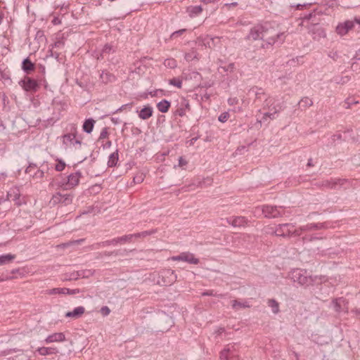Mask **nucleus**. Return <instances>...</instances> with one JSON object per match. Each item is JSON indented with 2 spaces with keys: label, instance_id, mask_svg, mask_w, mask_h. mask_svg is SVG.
<instances>
[{
  "label": "nucleus",
  "instance_id": "9",
  "mask_svg": "<svg viewBox=\"0 0 360 360\" xmlns=\"http://www.w3.org/2000/svg\"><path fill=\"white\" fill-rule=\"evenodd\" d=\"M19 84L26 91H36L39 87L37 82L29 77H25L19 82Z\"/></svg>",
  "mask_w": 360,
  "mask_h": 360
},
{
  "label": "nucleus",
  "instance_id": "25",
  "mask_svg": "<svg viewBox=\"0 0 360 360\" xmlns=\"http://www.w3.org/2000/svg\"><path fill=\"white\" fill-rule=\"evenodd\" d=\"M35 68V65L32 63L30 59L27 57L25 58L22 63V70L26 74H30Z\"/></svg>",
  "mask_w": 360,
  "mask_h": 360
},
{
  "label": "nucleus",
  "instance_id": "20",
  "mask_svg": "<svg viewBox=\"0 0 360 360\" xmlns=\"http://www.w3.org/2000/svg\"><path fill=\"white\" fill-rule=\"evenodd\" d=\"M116 51V48L110 44H106L101 50L100 56L98 59H103L108 58L110 54L114 53Z\"/></svg>",
  "mask_w": 360,
  "mask_h": 360
},
{
  "label": "nucleus",
  "instance_id": "58",
  "mask_svg": "<svg viewBox=\"0 0 360 360\" xmlns=\"http://www.w3.org/2000/svg\"><path fill=\"white\" fill-rule=\"evenodd\" d=\"M108 136V131L107 127H104L99 136L98 140L106 139Z\"/></svg>",
  "mask_w": 360,
  "mask_h": 360
},
{
  "label": "nucleus",
  "instance_id": "56",
  "mask_svg": "<svg viewBox=\"0 0 360 360\" xmlns=\"http://www.w3.org/2000/svg\"><path fill=\"white\" fill-rule=\"evenodd\" d=\"M313 16H315L314 12H311L307 15H305L302 17V24L304 22H309V20L312 18Z\"/></svg>",
  "mask_w": 360,
  "mask_h": 360
},
{
  "label": "nucleus",
  "instance_id": "49",
  "mask_svg": "<svg viewBox=\"0 0 360 360\" xmlns=\"http://www.w3.org/2000/svg\"><path fill=\"white\" fill-rule=\"evenodd\" d=\"M65 167V163L62 160H59L55 166V169L58 172H62Z\"/></svg>",
  "mask_w": 360,
  "mask_h": 360
},
{
  "label": "nucleus",
  "instance_id": "30",
  "mask_svg": "<svg viewBox=\"0 0 360 360\" xmlns=\"http://www.w3.org/2000/svg\"><path fill=\"white\" fill-rule=\"evenodd\" d=\"M100 79L104 84L111 83L115 81V75L106 71H102L100 75Z\"/></svg>",
  "mask_w": 360,
  "mask_h": 360
},
{
  "label": "nucleus",
  "instance_id": "47",
  "mask_svg": "<svg viewBox=\"0 0 360 360\" xmlns=\"http://www.w3.org/2000/svg\"><path fill=\"white\" fill-rule=\"evenodd\" d=\"M321 239H323V237H317V236H313L311 235H306L302 237V242L304 243H305L311 242L314 240H321Z\"/></svg>",
  "mask_w": 360,
  "mask_h": 360
},
{
  "label": "nucleus",
  "instance_id": "42",
  "mask_svg": "<svg viewBox=\"0 0 360 360\" xmlns=\"http://www.w3.org/2000/svg\"><path fill=\"white\" fill-rule=\"evenodd\" d=\"M182 78L180 79L179 77H174L171 79H169L168 83L170 85L181 89L182 87Z\"/></svg>",
  "mask_w": 360,
  "mask_h": 360
},
{
  "label": "nucleus",
  "instance_id": "5",
  "mask_svg": "<svg viewBox=\"0 0 360 360\" xmlns=\"http://www.w3.org/2000/svg\"><path fill=\"white\" fill-rule=\"evenodd\" d=\"M172 261H182L191 264H198L200 262L199 259L195 257V255L190 252H184L178 255L171 257Z\"/></svg>",
  "mask_w": 360,
  "mask_h": 360
},
{
  "label": "nucleus",
  "instance_id": "57",
  "mask_svg": "<svg viewBox=\"0 0 360 360\" xmlns=\"http://www.w3.org/2000/svg\"><path fill=\"white\" fill-rule=\"evenodd\" d=\"M304 231L300 230V227L297 229H293V228H291L290 229V237L292 236H300Z\"/></svg>",
  "mask_w": 360,
  "mask_h": 360
},
{
  "label": "nucleus",
  "instance_id": "60",
  "mask_svg": "<svg viewBox=\"0 0 360 360\" xmlns=\"http://www.w3.org/2000/svg\"><path fill=\"white\" fill-rule=\"evenodd\" d=\"M78 274H79V277L86 278L91 274L90 270H81L77 271Z\"/></svg>",
  "mask_w": 360,
  "mask_h": 360
},
{
  "label": "nucleus",
  "instance_id": "63",
  "mask_svg": "<svg viewBox=\"0 0 360 360\" xmlns=\"http://www.w3.org/2000/svg\"><path fill=\"white\" fill-rule=\"evenodd\" d=\"M188 164V162L183 158L180 157L179 158V166L181 167H184Z\"/></svg>",
  "mask_w": 360,
  "mask_h": 360
},
{
  "label": "nucleus",
  "instance_id": "39",
  "mask_svg": "<svg viewBox=\"0 0 360 360\" xmlns=\"http://www.w3.org/2000/svg\"><path fill=\"white\" fill-rule=\"evenodd\" d=\"M250 92H252L255 94V99L256 100H261L262 99V96L264 95L265 94V92L264 91L263 89L262 88H258L257 86H254L252 87L250 90Z\"/></svg>",
  "mask_w": 360,
  "mask_h": 360
},
{
  "label": "nucleus",
  "instance_id": "50",
  "mask_svg": "<svg viewBox=\"0 0 360 360\" xmlns=\"http://www.w3.org/2000/svg\"><path fill=\"white\" fill-rule=\"evenodd\" d=\"M37 168V166L36 164L31 163L29 165V166L25 169V173L30 174L32 176L33 173L32 171Z\"/></svg>",
  "mask_w": 360,
  "mask_h": 360
},
{
  "label": "nucleus",
  "instance_id": "45",
  "mask_svg": "<svg viewBox=\"0 0 360 360\" xmlns=\"http://www.w3.org/2000/svg\"><path fill=\"white\" fill-rule=\"evenodd\" d=\"M164 65L165 67L169 68H174L176 67V61L173 58H168L164 61Z\"/></svg>",
  "mask_w": 360,
  "mask_h": 360
},
{
  "label": "nucleus",
  "instance_id": "1",
  "mask_svg": "<svg viewBox=\"0 0 360 360\" xmlns=\"http://www.w3.org/2000/svg\"><path fill=\"white\" fill-rule=\"evenodd\" d=\"M264 32L262 36V41H264L262 44L263 49H268L269 46L273 44H282L285 41L284 32H278L274 28L271 27L269 24H264Z\"/></svg>",
  "mask_w": 360,
  "mask_h": 360
},
{
  "label": "nucleus",
  "instance_id": "13",
  "mask_svg": "<svg viewBox=\"0 0 360 360\" xmlns=\"http://www.w3.org/2000/svg\"><path fill=\"white\" fill-rule=\"evenodd\" d=\"M264 25H257L250 29V33L247 36L248 39L252 40H262V36L264 32Z\"/></svg>",
  "mask_w": 360,
  "mask_h": 360
},
{
  "label": "nucleus",
  "instance_id": "8",
  "mask_svg": "<svg viewBox=\"0 0 360 360\" xmlns=\"http://www.w3.org/2000/svg\"><path fill=\"white\" fill-rule=\"evenodd\" d=\"M220 358L225 360H240L239 356L236 354L234 345H228L221 352Z\"/></svg>",
  "mask_w": 360,
  "mask_h": 360
},
{
  "label": "nucleus",
  "instance_id": "54",
  "mask_svg": "<svg viewBox=\"0 0 360 360\" xmlns=\"http://www.w3.org/2000/svg\"><path fill=\"white\" fill-rule=\"evenodd\" d=\"M79 278V274H78V271L72 272L70 274V276L65 277L64 280L65 281H72V280H77Z\"/></svg>",
  "mask_w": 360,
  "mask_h": 360
},
{
  "label": "nucleus",
  "instance_id": "7",
  "mask_svg": "<svg viewBox=\"0 0 360 360\" xmlns=\"http://www.w3.org/2000/svg\"><path fill=\"white\" fill-rule=\"evenodd\" d=\"M347 180L345 179H324L318 183L319 186L324 188H335L336 186H342Z\"/></svg>",
  "mask_w": 360,
  "mask_h": 360
},
{
  "label": "nucleus",
  "instance_id": "18",
  "mask_svg": "<svg viewBox=\"0 0 360 360\" xmlns=\"http://www.w3.org/2000/svg\"><path fill=\"white\" fill-rule=\"evenodd\" d=\"M227 222L233 227L245 226L248 224V219L245 217H231L227 218Z\"/></svg>",
  "mask_w": 360,
  "mask_h": 360
},
{
  "label": "nucleus",
  "instance_id": "29",
  "mask_svg": "<svg viewBox=\"0 0 360 360\" xmlns=\"http://www.w3.org/2000/svg\"><path fill=\"white\" fill-rule=\"evenodd\" d=\"M81 176L82 174L79 172L70 174L68 176V184L72 187L77 186L79 184Z\"/></svg>",
  "mask_w": 360,
  "mask_h": 360
},
{
  "label": "nucleus",
  "instance_id": "43",
  "mask_svg": "<svg viewBox=\"0 0 360 360\" xmlns=\"http://www.w3.org/2000/svg\"><path fill=\"white\" fill-rule=\"evenodd\" d=\"M132 238H133V236H130V234H129V235H125V236H123L121 237L115 238V240L117 241V245L118 243L123 244V243L131 242Z\"/></svg>",
  "mask_w": 360,
  "mask_h": 360
},
{
  "label": "nucleus",
  "instance_id": "31",
  "mask_svg": "<svg viewBox=\"0 0 360 360\" xmlns=\"http://www.w3.org/2000/svg\"><path fill=\"white\" fill-rule=\"evenodd\" d=\"M95 122L96 121L93 118L86 119L82 125L83 131L90 134L94 129Z\"/></svg>",
  "mask_w": 360,
  "mask_h": 360
},
{
  "label": "nucleus",
  "instance_id": "6",
  "mask_svg": "<svg viewBox=\"0 0 360 360\" xmlns=\"http://www.w3.org/2000/svg\"><path fill=\"white\" fill-rule=\"evenodd\" d=\"M309 33L311 34L315 40H319L321 38L326 37V32L319 25L318 22H314L310 25H307Z\"/></svg>",
  "mask_w": 360,
  "mask_h": 360
},
{
  "label": "nucleus",
  "instance_id": "61",
  "mask_svg": "<svg viewBox=\"0 0 360 360\" xmlns=\"http://www.w3.org/2000/svg\"><path fill=\"white\" fill-rule=\"evenodd\" d=\"M156 229H152V230H150V231H142L141 232V237L144 238V237H146L148 236H150V235H152L155 233H156Z\"/></svg>",
  "mask_w": 360,
  "mask_h": 360
},
{
  "label": "nucleus",
  "instance_id": "21",
  "mask_svg": "<svg viewBox=\"0 0 360 360\" xmlns=\"http://www.w3.org/2000/svg\"><path fill=\"white\" fill-rule=\"evenodd\" d=\"M65 339V334L63 333H55L49 335L46 339L45 342L49 344L55 342H63Z\"/></svg>",
  "mask_w": 360,
  "mask_h": 360
},
{
  "label": "nucleus",
  "instance_id": "37",
  "mask_svg": "<svg viewBox=\"0 0 360 360\" xmlns=\"http://www.w3.org/2000/svg\"><path fill=\"white\" fill-rule=\"evenodd\" d=\"M117 161H118V150H116L115 152L110 154L108 158V167L115 166L117 165Z\"/></svg>",
  "mask_w": 360,
  "mask_h": 360
},
{
  "label": "nucleus",
  "instance_id": "34",
  "mask_svg": "<svg viewBox=\"0 0 360 360\" xmlns=\"http://www.w3.org/2000/svg\"><path fill=\"white\" fill-rule=\"evenodd\" d=\"M170 105V102L166 99H164L158 103L157 108L161 112H167L169 110Z\"/></svg>",
  "mask_w": 360,
  "mask_h": 360
},
{
  "label": "nucleus",
  "instance_id": "40",
  "mask_svg": "<svg viewBox=\"0 0 360 360\" xmlns=\"http://www.w3.org/2000/svg\"><path fill=\"white\" fill-rule=\"evenodd\" d=\"M96 247L95 248H98L101 247H105L108 245H117V241L115 238H113L112 240H108L105 241L100 242L94 245Z\"/></svg>",
  "mask_w": 360,
  "mask_h": 360
},
{
  "label": "nucleus",
  "instance_id": "35",
  "mask_svg": "<svg viewBox=\"0 0 360 360\" xmlns=\"http://www.w3.org/2000/svg\"><path fill=\"white\" fill-rule=\"evenodd\" d=\"M300 108L303 110L313 105V101L309 97H303L298 103Z\"/></svg>",
  "mask_w": 360,
  "mask_h": 360
},
{
  "label": "nucleus",
  "instance_id": "48",
  "mask_svg": "<svg viewBox=\"0 0 360 360\" xmlns=\"http://www.w3.org/2000/svg\"><path fill=\"white\" fill-rule=\"evenodd\" d=\"M220 68L223 69L224 72H233L236 69L235 64L233 63H231L226 66H221Z\"/></svg>",
  "mask_w": 360,
  "mask_h": 360
},
{
  "label": "nucleus",
  "instance_id": "19",
  "mask_svg": "<svg viewBox=\"0 0 360 360\" xmlns=\"http://www.w3.org/2000/svg\"><path fill=\"white\" fill-rule=\"evenodd\" d=\"M274 112H266L264 113L262 119L258 122L261 124L262 122H265L266 121H267L268 118L271 120L276 119L278 115V113L281 110H283V108L278 107V108H274Z\"/></svg>",
  "mask_w": 360,
  "mask_h": 360
},
{
  "label": "nucleus",
  "instance_id": "32",
  "mask_svg": "<svg viewBox=\"0 0 360 360\" xmlns=\"http://www.w3.org/2000/svg\"><path fill=\"white\" fill-rule=\"evenodd\" d=\"M39 354L41 356H46L49 354H53L58 352V349L55 347H39L37 350Z\"/></svg>",
  "mask_w": 360,
  "mask_h": 360
},
{
  "label": "nucleus",
  "instance_id": "17",
  "mask_svg": "<svg viewBox=\"0 0 360 360\" xmlns=\"http://www.w3.org/2000/svg\"><path fill=\"white\" fill-rule=\"evenodd\" d=\"M190 110V105L187 100L183 98L174 111V115L179 117H184L186 115V112Z\"/></svg>",
  "mask_w": 360,
  "mask_h": 360
},
{
  "label": "nucleus",
  "instance_id": "52",
  "mask_svg": "<svg viewBox=\"0 0 360 360\" xmlns=\"http://www.w3.org/2000/svg\"><path fill=\"white\" fill-rule=\"evenodd\" d=\"M144 179V175L141 173V174H136L134 179H133V181L134 184H140L141 182H143Z\"/></svg>",
  "mask_w": 360,
  "mask_h": 360
},
{
  "label": "nucleus",
  "instance_id": "44",
  "mask_svg": "<svg viewBox=\"0 0 360 360\" xmlns=\"http://www.w3.org/2000/svg\"><path fill=\"white\" fill-rule=\"evenodd\" d=\"M343 302L344 300H342V298H338L333 300L332 305L335 311H341V302Z\"/></svg>",
  "mask_w": 360,
  "mask_h": 360
},
{
  "label": "nucleus",
  "instance_id": "53",
  "mask_svg": "<svg viewBox=\"0 0 360 360\" xmlns=\"http://www.w3.org/2000/svg\"><path fill=\"white\" fill-rule=\"evenodd\" d=\"M229 113L227 112H222L218 117V120L221 122H225L229 117Z\"/></svg>",
  "mask_w": 360,
  "mask_h": 360
},
{
  "label": "nucleus",
  "instance_id": "33",
  "mask_svg": "<svg viewBox=\"0 0 360 360\" xmlns=\"http://www.w3.org/2000/svg\"><path fill=\"white\" fill-rule=\"evenodd\" d=\"M202 8L201 6H191L188 7L187 12L190 17L193 18L201 13Z\"/></svg>",
  "mask_w": 360,
  "mask_h": 360
},
{
  "label": "nucleus",
  "instance_id": "4",
  "mask_svg": "<svg viewBox=\"0 0 360 360\" xmlns=\"http://www.w3.org/2000/svg\"><path fill=\"white\" fill-rule=\"evenodd\" d=\"M262 212L266 218H276L283 216V209L282 207L263 205Z\"/></svg>",
  "mask_w": 360,
  "mask_h": 360
},
{
  "label": "nucleus",
  "instance_id": "27",
  "mask_svg": "<svg viewBox=\"0 0 360 360\" xmlns=\"http://www.w3.org/2000/svg\"><path fill=\"white\" fill-rule=\"evenodd\" d=\"M181 77L185 80L195 79L196 81H198L200 79V78L201 77V76L196 71L188 70L186 72L184 71L182 72Z\"/></svg>",
  "mask_w": 360,
  "mask_h": 360
},
{
  "label": "nucleus",
  "instance_id": "15",
  "mask_svg": "<svg viewBox=\"0 0 360 360\" xmlns=\"http://www.w3.org/2000/svg\"><path fill=\"white\" fill-rule=\"evenodd\" d=\"M262 106L263 109L268 110V112H274V109L273 108H285L281 103L276 104V98L271 96H269L264 100Z\"/></svg>",
  "mask_w": 360,
  "mask_h": 360
},
{
  "label": "nucleus",
  "instance_id": "14",
  "mask_svg": "<svg viewBox=\"0 0 360 360\" xmlns=\"http://www.w3.org/2000/svg\"><path fill=\"white\" fill-rule=\"evenodd\" d=\"M79 292L80 290L79 288L69 289L67 288H55L47 290L48 295L63 294L72 295Z\"/></svg>",
  "mask_w": 360,
  "mask_h": 360
},
{
  "label": "nucleus",
  "instance_id": "38",
  "mask_svg": "<svg viewBox=\"0 0 360 360\" xmlns=\"http://www.w3.org/2000/svg\"><path fill=\"white\" fill-rule=\"evenodd\" d=\"M268 306L271 308L272 312L275 314L279 312V304L274 299H269L268 300Z\"/></svg>",
  "mask_w": 360,
  "mask_h": 360
},
{
  "label": "nucleus",
  "instance_id": "55",
  "mask_svg": "<svg viewBox=\"0 0 360 360\" xmlns=\"http://www.w3.org/2000/svg\"><path fill=\"white\" fill-rule=\"evenodd\" d=\"M44 176V172L43 169H37L33 173L32 177L35 179H41Z\"/></svg>",
  "mask_w": 360,
  "mask_h": 360
},
{
  "label": "nucleus",
  "instance_id": "23",
  "mask_svg": "<svg viewBox=\"0 0 360 360\" xmlns=\"http://www.w3.org/2000/svg\"><path fill=\"white\" fill-rule=\"evenodd\" d=\"M77 128L75 125L72 127L71 131L68 134H65L63 136V143L68 145V143L72 144L74 140L76 138Z\"/></svg>",
  "mask_w": 360,
  "mask_h": 360
},
{
  "label": "nucleus",
  "instance_id": "2",
  "mask_svg": "<svg viewBox=\"0 0 360 360\" xmlns=\"http://www.w3.org/2000/svg\"><path fill=\"white\" fill-rule=\"evenodd\" d=\"M291 278L300 285L308 287L316 281V276H312L305 269H297L291 271Z\"/></svg>",
  "mask_w": 360,
  "mask_h": 360
},
{
  "label": "nucleus",
  "instance_id": "10",
  "mask_svg": "<svg viewBox=\"0 0 360 360\" xmlns=\"http://www.w3.org/2000/svg\"><path fill=\"white\" fill-rule=\"evenodd\" d=\"M73 196L71 194H61L60 193H57L53 195L51 202L53 205L56 204H63L64 205H68L72 203Z\"/></svg>",
  "mask_w": 360,
  "mask_h": 360
},
{
  "label": "nucleus",
  "instance_id": "62",
  "mask_svg": "<svg viewBox=\"0 0 360 360\" xmlns=\"http://www.w3.org/2000/svg\"><path fill=\"white\" fill-rule=\"evenodd\" d=\"M110 309L107 306L102 307L101 309V313L105 316H108L110 314Z\"/></svg>",
  "mask_w": 360,
  "mask_h": 360
},
{
  "label": "nucleus",
  "instance_id": "51",
  "mask_svg": "<svg viewBox=\"0 0 360 360\" xmlns=\"http://www.w3.org/2000/svg\"><path fill=\"white\" fill-rule=\"evenodd\" d=\"M186 29H181L179 30L175 31V32L172 33V34L170 35V38L171 39L177 38L178 37H179L181 34H183L184 32H186Z\"/></svg>",
  "mask_w": 360,
  "mask_h": 360
},
{
  "label": "nucleus",
  "instance_id": "41",
  "mask_svg": "<svg viewBox=\"0 0 360 360\" xmlns=\"http://www.w3.org/2000/svg\"><path fill=\"white\" fill-rule=\"evenodd\" d=\"M349 80H350V77L349 76H344V77L336 76V77H333V79H332L333 82H334L335 84H346Z\"/></svg>",
  "mask_w": 360,
  "mask_h": 360
},
{
  "label": "nucleus",
  "instance_id": "16",
  "mask_svg": "<svg viewBox=\"0 0 360 360\" xmlns=\"http://www.w3.org/2000/svg\"><path fill=\"white\" fill-rule=\"evenodd\" d=\"M7 197L10 201H13L18 206L23 203V200L20 198V191L17 188H11L8 192Z\"/></svg>",
  "mask_w": 360,
  "mask_h": 360
},
{
  "label": "nucleus",
  "instance_id": "12",
  "mask_svg": "<svg viewBox=\"0 0 360 360\" xmlns=\"http://www.w3.org/2000/svg\"><path fill=\"white\" fill-rule=\"evenodd\" d=\"M294 227L295 226L292 224H279L276 227L274 234L283 238H290V229Z\"/></svg>",
  "mask_w": 360,
  "mask_h": 360
},
{
  "label": "nucleus",
  "instance_id": "46",
  "mask_svg": "<svg viewBox=\"0 0 360 360\" xmlns=\"http://www.w3.org/2000/svg\"><path fill=\"white\" fill-rule=\"evenodd\" d=\"M197 52L194 50H192L189 53H186L184 58L187 61H191L197 58Z\"/></svg>",
  "mask_w": 360,
  "mask_h": 360
},
{
  "label": "nucleus",
  "instance_id": "59",
  "mask_svg": "<svg viewBox=\"0 0 360 360\" xmlns=\"http://www.w3.org/2000/svg\"><path fill=\"white\" fill-rule=\"evenodd\" d=\"M202 296H214V297H223L222 295H217L215 293H214V290H207V291H205L202 293Z\"/></svg>",
  "mask_w": 360,
  "mask_h": 360
},
{
  "label": "nucleus",
  "instance_id": "22",
  "mask_svg": "<svg viewBox=\"0 0 360 360\" xmlns=\"http://www.w3.org/2000/svg\"><path fill=\"white\" fill-rule=\"evenodd\" d=\"M327 226L325 223H310L300 226L301 231H312L326 229Z\"/></svg>",
  "mask_w": 360,
  "mask_h": 360
},
{
  "label": "nucleus",
  "instance_id": "28",
  "mask_svg": "<svg viewBox=\"0 0 360 360\" xmlns=\"http://www.w3.org/2000/svg\"><path fill=\"white\" fill-rule=\"evenodd\" d=\"M231 307L234 310L238 311L240 309L250 308V304L247 300H234L231 301Z\"/></svg>",
  "mask_w": 360,
  "mask_h": 360
},
{
  "label": "nucleus",
  "instance_id": "26",
  "mask_svg": "<svg viewBox=\"0 0 360 360\" xmlns=\"http://www.w3.org/2000/svg\"><path fill=\"white\" fill-rule=\"evenodd\" d=\"M84 311L85 309L84 307H77L75 308L72 311H68L65 316L66 318L77 319L80 317L84 313Z\"/></svg>",
  "mask_w": 360,
  "mask_h": 360
},
{
  "label": "nucleus",
  "instance_id": "11",
  "mask_svg": "<svg viewBox=\"0 0 360 360\" xmlns=\"http://www.w3.org/2000/svg\"><path fill=\"white\" fill-rule=\"evenodd\" d=\"M354 27V21L347 20L340 22L335 29L337 34L341 37L346 35Z\"/></svg>",
  "mask_w": 360,
  "mask_h": 360
},
{
  "label": "nucleus",
  "instance_id": "3",
  "mask_svg": "<svg viewBox=\"0 0 360 360\" xmlns=\"http://www.w3.org/2000/svg\"><path fill=\"white\" fill-rule=\"evenodd\" d=\"M176 278L177 276L174 271L169 269H163L160 272L158 283L161 285H171L176 282Z\"/></svg>",
  "mask_w": 360,
  "mask_h": 360
},
{
  "label": "nucleus",
  "instance_id": "36",
  "mask_svg": "<svg viewBox=\"0 0 360 360\" xmlns=\"http://www.w3.org/2000/svg\"><path fill=\"white\" fill-rule=\"evenodd\" d=\"M15 255L12 254L0 255V265H4L10 263L15 259Z\"/></svg>",
  "mask_w": 360,
  "mask_h": 360
},
{
  "label": "nucleus",
  "instance_id": "64",
  "mask_svg": "<svg viewBox=\"0 0 360 360\" xmlns=\"http://www.w3.org/2000/svg\"><path fill=\"white\" fill-rule=\"evenodd\" d=\"M313 252L316 255H321V256H324L327 254L326 250H321L319 248H318L316 250H314L313 251Z\"/></svg>",
  "mask_w": 360,
  "mask_h": 360
},
{
  "label": "nucleus",
  "instance_id": "24",
  "mask_svg": "<svg viewBox=\"0 0 360 360\" xmlns=\"http://www.w3.org/2000/svg\"><path fill=\"white\" fill-rule=\"evenodd\" d=\"M153 112V108L150 105H145L139 112V117L141 120H148L152 117Z\"/></svg>",
  "mask_w": 360,
  "mask_h": 360
}]
</instances>
